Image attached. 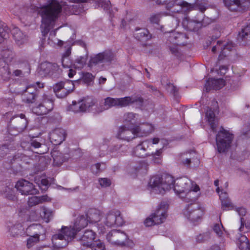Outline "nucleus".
<instances>
[{
    "label": "nucleus",
    "mask_w": 250,
    "mask_h": 250,
    "mask_svg": "<svg viewBox=\"0 0 250 250\" xmlns=\"http://www.w3.org/2000/svg\"><path fill=\"white\" fill-rule=\"evenodd\" d=\"M31 9L34 12H37L42 17V40L43 43H45L46 35L53 28L55 21L62 11V6L56 0H49L46 5H31Z\"/></svg>",
    "instance_id": "1"
},
{
    "label": "nucleus",
    "mask_w": 250,
    "mask_h": 250,
    "mask_svg": "<svg viewBox=\"0 0 250 250\" xmlns=\"http://www.w3.org/2000/svg\"><path fill=\"white\" fill-rule=\"evenodd\" d=\"M143 102V99L141 97L134 98L127 96L124 98H114L108 97L104 99V105L97 106L95 108L94 113H99L113 106L123 107L136 103L141 104Z\"/></svg>",
    "instance_id": "2"
},
{
    "label": "nucleus",
    "mask_w": 250,
    "mask_h": 250,
    "mask_svg": "<svg viewBox=\"0 0 250 250\" xmlns=\"http://www.w3.org/2000/svg\"><path fill=\"white\" fill-rule=\"evenodd\" d=\"M174 178L171 175L164 173L161 176L156 175L151 177L149 186L156 193L163 194L166 191L174 188Z\"/></svg>",
    "instance_id": "3"
},
{
    "label": "nucleus",
    "mask_w": 250,
    "mask_h": 250,
    "mask_svg": "<svg viewBox=\"0 0 250 250\" xmlns=\"http://www.w3.org/2000/svg\"><path fill=\"white\" fill-rule=\"evenodd\" d=\"M148 129H145L144 126L135 127L132 124L126 126V125L121 126L118 131L117 136L121 139L129 141L136 137L146 136L153 130L151 125H148Z\"/></svg>",
    "instance_id": "4"
},
{
    "label": "nucleus",
    "mask_w": 250,
    "mask_h": 250,
    "mask_svg": "<svg viewBox=\"0 0 250 250\" xmlns=\"http://www.w3.org/2000/svg\"><path fill=\"white\" fill-rule=\"evenodd\" d=\"M168 205L165 202H162L158 207L155 212L149 217L146 218L144 224L146 227L163 223L167 217V210Z\"/></svg>",
    "instance_id": "5"
},
{
    "label": "nucleus",
    "mask_w": 250,
    "mask_h": 250,
    "mask_svg": "<svg viewBox=\"0 0 250 250\" xmlns=\"http://www.w3.org/2000/svg\"><path fill=\"white\" fill-rule=\"evenodd\" d=\"M234 135L229 131L221 127L216 136V143L219 153L227 152L231 146Z\"/></svg>",
    "instance_id": "6"
},
{
    "label": "nucleus",
    "mask_w": 250,
    "mask_h": 250,
    "mask_svg": "<svg viewBox=\"0 0 250 250\" xmlns=\"http://www.w3.org/2000/svg\"><path fill=\"white\" fill-rule=\"evenodd\" d=\"M27 125V120L25 115H16L12 117L9 123V133L12 135H17L24 131Z\"/></svg>",
    "instance_id": "7"
},
{
    "label": "nucleus",
    "mask_w": 250,
    "mask_h": 250,
    "mask_svg": "<svg viewBox=\"0 0 250 250\" xmlns=\"http://www.w3.org/2000/svg\"><path fill=\"white\" fill-rule=\"evenodd\" d=\"M116 61V54L111 50H106L91 58L89 61V64L92 66L98 63H104L105 65H109L115 63Z\"/></svg>",
    "instance_id": "8"
},
{
    "label": "nucleus",
    "mask_w": 250,
    "mask_h": 250,
    "mask_svg": "<svg viewBox=\"0 0 250 250\" xmlns=\"http://www.w3.org/2000/svg\"><path fill=\"white\" fill-rule=\"evenodd\" d=\"M39 104L32 108V111L37 115L47 114L53 109V101L50 96L43 94L39 100Z\"/></svg>",
    "instance_id": "9"
},
{
    "label": "nucleus",
    "mask_w": 250,
    "mask_h": 250,
    "mask_svg": "<svg viewBox=\"0 0 250 250\" xmlns=\"http://www.w3.org/2000/svg\"><path fill=\"white\" fill-rule=\"evenodd\" d=\"M88 220L84 215H81L77 218L73 226H62L61 233L58 234H77L88 224Z\"/></svg>",
    "instance_id": "10"
},
{
    "label": "nucleus",
    "mask_w": 250,
    "mask_h": 250,
    "mask_svg": "<svg viewBox=\"0 0 250 250\" xmlns=\"http://www.w3.org/2000/svg\"><path fill=\"white\" fill-rule=\"evenodd\" d=\"M204 213V210L195 203L188 205L184 211V215L192 222H198L201 220Z\"/></svg>",
    "instance_id": "11"
},
{
    "label": "nucleus",
    "mask_w": 250,
    "mask_h": 250,
    "mask_svg": "<svg viewBox=\"0 0 250 250\" xmlns=\"http://www.w3.org/2000/svg\"><path fill=\"white\" fill-rule=\"evenodd\" d=\"M95 100L93 98L87 97L77 102L73 101L70 109L74 112L89 111L95 105Z\"/></svg>",
    "instance_id": "12"
},
{
    "label": "nucleus",
    "mask_w": 250,
    "mask_h": 250,
    "mask_svg": "<svg viewBox=\"0 0 250 250\" xmlns=\"http://www.w3.org/2000/svg\"><path fill=\"white\" fill-rule=\"evenodd\" d=\"M13 92L21 93L23 102L27 104L35 103L39 95V90L35 85H27L24 90L21 91L14 90Z\"/></svg>",
    "instance_id": "13"
},
{
    "label": "nucleus",
    "mask_w": 250,
    "mask_h": 250,
    "mask_svg": "<svg viewBox=\"0 0 250 250\" xmlns=\"http://www.w3.org/2000/svg\"><path fill=\"white\" fill-rule=\"evenodd\" d=\"M42 74L50 76L53 78H58L62 73V70L59 66L55 63L44 62L42 63L40 66Z\"/></svg>",
    "instance_id": "14"
},
{
    "label": "nucleus",
    "mask_w": 250,
    "mask_h": 250,
    "mask_svg": "<svg viewBox=\"0 0 250 250\" xmlns=\"http://www.w3.org/2000/svg\"><path fill=\"white\" fill-rule=\"evenodd\" d=\"M192 183L191 181L187 177L177 179L175 181L173 190L176 194L186 192L188 195L191 193Z\"/></svg>",
    "instance_id": "15"
},
{
    "label": "nucleus",
    "mask_w": 250,
    "mask_h": 250,
    "mask_svg": "<svg viewBox=\"0 0 250 250\" xmlns=\"http://www.w3.org/2000/svg\"><path fill=\"white\" fill-rule=\"evenodd\" d=\"M15 188L22 195L35 194L38 191L32 183L24 179L19 180Z\"/></svg>",
    "instance_id": "16"
},
{
    "label": "nucleus",
    "mask_w": 250,
    "mask_h": 250,
    "mask_svg": "<svg viewBox=\"0 0 250 250\" xmlns=\"http://www.w3.org/2000/svg\"><path fill=\"white\" fill-rule=\"evenodd\" d=\"M105 224L108 227L114 226H122L124 224V220L121 216V212L118 210H112L107 213Z\"/></svg>",
    "instance_id": "17"
},
{
    "label": "nucleus",
    "mask_w": 250,
    "mask_h": 250,
    "mask_svg": "<svg viewBox=\"0 0 250 250\" xmlns=\"http://www.w3.org/2000/svg\"><path fill=\"white\" fill-rule=\"evenodd\" d=\"M77 235H52V242L53 247L62 249L66 247L69 241L76 238Z\"/></svg>",
    "instance_id": "18"
},
{
    "label": "nucleus",
    "mask_w": 250,
    "mask_h": 250,
    "mask_svg": "<svg viewBox=\"0 0 250 250\" xmlns=\"http://www.w3.org/2000/svg\"><path fill=\"white\" fill-rule=\"evenodd\" d=\"M66 132L62 128H56L49 133V139L51 143L54 145H60L66 137Z\"/></svg>",
    "instance_id": "19"
},
{
    "label": "nucleus",
    "mask_w": 250,
    "mask_h": 250,
    "mask_svg": "<svg viewBox=\"0 0 250 250\" xmlns=\"http://www.w3.org/2000/svg\"><path fill=\"white\" fill-rule=\"evenodd\" d=\"M30 149L34 152L38 154H44L47 151L46 146L41 143L38 138H33L29 142Z\"/></svg>",
    "instance_id": "20"
},
{
    "label": "nucleus",
    "mask_w": 250,
    "mask_h": 250,
    "mask_svg": "<svg viewBox=\"0 0 250 250\" xmlns=\"http://www.w3.org/2000/svg\"><path fill=\"white\" fill-rule=\"evenodd\" d=\"M182 25L186 30L193 32L198 31L202 26L200 21L190 20L188 17L183 19Z\"/></svg>",
    "instance_id": "21"
},
{
    "label": "nucleus",
    "mask_w": 250,
    "mask_h": 250,
    "mask_svg": "<svg viewBox=\"0 0 250 250\" xmlns=\"http://www.w3.org/2000/svg\"><path fill=\"white\" fill-rule=\"evenodd\" d=\"M212 103H213L214 105L213 110H212L211 108H208L206 113V116L212 130L214 132L216 131V127L217 126V121L215 118L214 110L217 108L218 105L216 101H213Z\"/></svg>",
    "instance_id": "22"
},
{
    "label": "nucleus",
    "mask_w": 250,
    "mask_h": 250,
    "mask_svg": "<svg viewBox=\"0 0 250 250\" xmlns=\"http://www.w3.org/2000/svg\"><path fill=\"white\" fill-rule=\"evenodd\" d=\"M16 43L19 46L27 42V36L18 27H14L11 31Z\"/></svg>",
    "instance_id": "23"
},
{
    "label": "nucleus",
    "mask_w": 250,
    "mask_h": 250,
    "mask_svg": "<svg viewBox=\"0 0 250 250\" xmlns=\"http://www.w3.org/2000/svg\"><path fill=\"white\" fill-rule=\"evenodd\" d=\"M133 35L136 39L140 41H147L152 38V35L149 31L144 28L136 27Z\"/></svg>",
    "instance_id": "24"
},
{
    "label": "nucleus",
    "mask_w": 250,
    "mask_h": 250,
    "mask_svg": "<svg viewBox=\"0 0 250 250\" xmlns=\"http://www.w3.org/2000/svg\"><path fill=\"white\" fill-rule=\"evenodd\" d=\"M225 84V81L223 79L208 80L205 84V90L207 92L211 89L218 90L222 88Z\"/></svg>",
    "instance_id": "25"
},
{
    "label": "nucleus",
    "mask_w": 250,
    "mask_h": 250,
    "mask_svg": "<svg viewBox=\"0 0 250 250\" xmlns=\"http://www.w3.org/2000/svg\"><path fill=\"white\" fill-rule=\"evenodd\" d=\"M150 144V141L146 140L138 145L134 148L133 151L134 155L140 158H145L149 155V154L146 153V151Z\"/></svg>",
    "instance_id": "26"
},
{
    "label": "nucleus",
    "mask_w": 250,
    "mask_h": 250,
    "mask_svg": "<svg viewBox=\"0 0 250 250\" xmlns=\"http://www.w3.org/2000/svg\"><path fill=\"white\" fill-rule=\"evenodd\" d=\"M187 39V37L185 34L177 32L170 33L168 37L169 42L178 45H185L187 43L186 42Z\"/></svg>",
    "instance_id": "27"
},
{
    "label": "nucleus",
    "mask_w": 250,
    "mask_h": 250,
    "mask_svg": "<svg viewBox=\"0 0 250 250\" xmlns=\"http://www.w3.org/2000/svg\"><path fill=\"white\" fill-rule=\"evenodd\" d=\"M85 217L90 223H96L101 219V212L95 208H90L88 210Z\"/></svg>",
    "instance_id": "28"
},
{
    "label": "nucleus",
    "mask_w": 250,
    "mask_h": 250,
    "mask_svg": "<svg viewBox=\"0 0 250 250\" xmlns=\"http://www.w3.org/2000/svg\"><path fill=\"white\" fill-rule=\"evenodd\" d=\"M125 236L126 239L125 241L117 240H116V238L114 236L115 235H106V239L109 241L111 244L114 245H116L118 246H126L129 247H132L133 246V243L131 240H129L126 239L127 235H125Z\"/></svg>",
    "instance_id": "29"
},
{
    "label": "nucleus",
    "mask_w": 250,
    "mask_h": 250,
    "mask_svg": "<svg viewBox=\"0 0 250 250\" xmlns=\"http://www.w3.org/2000/svg\"><path fill=\"white\" fill-rule=\"evenodd\" d=\"M225 6L231 11L239 10L243 3L242 0H223Z\"/></svg>",
    "instance_id": "30"
},
{
    "label": "nucleus",
    "mask_w": 250,
    "mask_h": 250,
    "mask_svg": "<svg viewBox=\"0 0 250 250\" xmlns=\"http://www.w3.org/2000/svg\"><path fill=\"white\" fill-rule=\"evenodd\" d=\"M0 76L4 81H8L11 77L9 65L4 62H0Z\"/></svg>",
    "instance_id": "31"
},
{
    "label": "nucleus",
    "mask_w": 250,
    "mask_h": 250,
    "mask_svg": "<svg viewBox=\"0 0 250 250\" xmlns=\"http://www.w3.org/2000/svg\"><path fill=\"white\" fill-rule=\"evenodd\" d=\"M14 54L12 49L5 48L0 51V62H4L8 63L12 61L14 58Z\"/></svg>",
    "instance_id": "32"
},
{
    "label": "nucleus",
    "mask_w": 250,
    "mask_h": 250,
    "mask_svg": "<svg viewBox=\"0 0 250 250\" xmlns=\"http://www.w3.org/2000/svg\"><path fill=\"white\" fill-rule=\"evenodd\" d=\"M95 238H90L89 241L84 242V246L90 247L92 250H104V245L100 241L95 240Z\"/></svg>",
    "instance_id": "33"
},
{
    "label": "nucleus",
    "mask_w": 250,
    "mask_h": 250,
    "mask_svg": "<svg viewBox=\"0 0 250 250\" xmlns=\"http://www.w3.org/2000/svg\"><path fill=\"white\" fill-rule=\"evenodd\" d=\"M197 2V0H193L192 3H189L182 0H174L169 2V5H176L177 7L180 6L183 10L186 8L187 10H189L192 8V4Z\"/></svg>",
    "instance_id": "34"
},
{
    "label": "nucleus",
    "mask_w": 250,
    "mask_h": 250,
    "mask_svg": "<svg viewBox=\"0 0 250 250\" xmlns=\"http://www.w3.org/2000/svg\"><path fill=\"white\" fill-rule=\"evenodd\" d=\"M62 85L61 83H57L53 87L56 96L60 98H64L69 93Z\"/></svg>",
    "instance_id": "35"
},
{
    "label": "nucleus",
    "mask_w": 250,
    "mask_h": 250,
    "mask_svg": "<svg viewBox=\"0 0 250 250\" xmlns=\"http://www.w3.org/2000/svg\"><path fill=\"white\" fill-rule=\"evenodd\" d=\"M10 29L7 24L3 21H0V43L9 38Z\"/></svg>",
    "instance_id": "36"
},
{
    "label": "nucleus",
    "mask_w": 250,
    "mask_h": 250,
    "mask_svg": "<svg viewBox=\"0 0 250 250\" xmlns=\"http://www.w3.org/2000/svg\"><path fill=\"white\" fill-rule=\"evenodd\" d=\"M236 243L242 250H247L250 247L249 241L246 235H239L237 239Z\"/></svg>",
    "instance_id": "37"
},
{
    "label": "nucleus",
    "mask_w": 250,
    "mask_h": 250,
    "mask_svg": "<svg viewBox=\"0 0 250 250\" xmlns=\"http://www.w3.org/2000/svg\"><path fill=\"white\" fill-rule=\"evenodd\" d=\"M223 49L221 51L219 57H218V61H221L223 60L224 58L227 56L226 52L227 51H230L233 47H234V44L232 42H228L227 43H225L223 42L222 44Z\"/></svg>",
    "instance_id": "38"
},
{
    "label": "nucleus",
    "mask_w": 250,
    "mask_h": 250,
    "mask_svg": "<svg viewBox=\"0 0 250 250\" xmlns=\"http://www.w3.org/2000/svg\"><path fill=\"white\" fill-rule=\"evenodd\" d=\"M7 228L8 232L14 234H19L22 232L23 228L21 223H17L15 225H12L10 223L7 224Z\"/></svg>",
    "instance_id": "39"
},
{
    "label": "nucleus",
    "mask_w": 250,
    "mask_h": 250,
    "mask_svg": "<svg viewBox=\"0 0 250 250\" xmlns=\"http://www.w3.org/2000/svg\"><path fill=\"white\" fill-rule=\"evenodd\" d=\"M250 37V24L247 25L241 29V31L238 35V40L244 41Z\"/></svg>",
    "instance_id": "40"
},
{
    "label": "nucleus",
    "mask_w": 250,
    "mask_h": 250,
    "mask_svg": "<svg viewBox=\"0 0 250 250\" xmlns=\"http://www.w3.org/2000/svg\"><path fill=\"white\" fill-rule=\"evenodd\" d=\"M52 157L53 158L54 163L57 166L61 165L64 161L62 154L58 151L52 152Z\"/></svg>",
    "instance_id": "41"
},
{
    "label": "nucleus",
    "mask_w": 250,
    "mask_h": 250,
    "mask_svg": "<svg viewBox=\"0 0 250 250\" xmlns=\"http://www.w3.org/2000/svg\"><path fill=\"white\" fill-rule=\"evenodd\" d=\"M87 56H81L75 60L74 63L75 67L81 69L86 64Z\"/></svg>",
    "instance_id": "42"
},
{
    "label": "nucleus",
    "mask_w": 250,
    "mask_h": 250,
    "mask_svg": "<svg viewBox=\"0 0 250 250\" xmlns=\"http://www.w3.org/2000/svg\"><path fill=\"white\" fill-rule=\"evenodd\" d=\"M58 83H61L62 86L69 93L72 92L74 89V84L73 81L71 80H66L64 82H60Z\"/></svg>",
    "instance_id": "43"
},
{
    "label": "nucleus",
    "mask_w": 250,
    "mask_h": 250,
    "mask_svg": "<svg viewBox=\"0 0 250 250\" xmlns=\"http://www.w3.org/2000/svg\"><path fill=\"white\" fill-rule=\"evenodd\" d=\"M39 235H30L27 240V247L30 248L35 245L39 241Z\"/></svg>",
    "instance_id": "44"
},
{
    "label": "nucleus",
    "mask_w": 250,
    "mask_h": 250,
    "mask_svg": "<svg viewBox=\"0 0 250 250\" xmlns=\"http://www.w3.org/2000/svg\"><path fill=\"white\" fill-rule=\"evenodd\" d=\"M212 229L213 232L216 234H223L224 231L226 232L221 223H216L214 224L212 227Z\"/></svg>",
    "instance_id": "45"
},
{
    "label": "nucleus",
    "mask_w": 250,
    "mask_h": 250,
    "mask_svg": "<svg viewBox=\"0 0 250 250\" xmlns=\"http://www.w3.org/2000/svg\"><path fill=\"white\" fill-rule=\"evenodd\" d=\"M162 16V14L161 13L152 14L149 18L150 22L153 24H158Z\"/></svg>",
    "instance_id": "46"
},
{
    "label": "nucleus",
    "mask_w": 250,
    "mask_h": 250,
    "mask_svg": "<svg viewBox=\"0 0 250 250\" xmlns=\"http://www.w3.org/2000/svg\"><path fill=\"white\" fill-rule=\"evenodd\" d=\"M61 62L62 67L65 68H70L72 65L71 60L67 56H62Z\"/></svg>",
    "instance_id": "47"
},
{
    "label": "nucleus",
    "mask_w": 250,
    "mask_h": 250,
    "mask_svg": "<svg viewBox=\"0 0 250 250\" xmlns=\"http://www.w3.org/2000/svg\"><path fill=\"white\" fill-rule=\"evenodd\" d=\"M167 7L168 10L172 13H177L179 14H183L186 12V10H183L182 7L180 6L177 7L176 5H169V3L167 4Z\"/></svg>",
    "instance_id": "48"
},
{
    "label": "nucleus",
    "mask_w": 250,
    "mask_h": 250,
    "mask_svg": "<svg viewBox=\"0 0 250 250\" xmlns=\"http://www.w3.org/2000/svg\"><path fill=\"white\" fill-rule=\"evenodd\" d=\"M11 147L8 145L0 146V157H3L6 155L10 151Z\"/></svg>",
    "instance_id": "49"
},
{
    "label": "nucleus",
    "mask_w": 250,
    "mask_h": 250,
    "mask_svg": "<svg viewBox=\"0 0 250 250\" xmlns=\"http://www.w3.org/2000/svg\"><path fill=\"white\" fill-rule=\"evenodd\" d=\"M135 114L132 113V112H129V113H125V115H124V120H125V122L126 123H130L131 124H133V123H132V122L134 120V118L135 117Z\"/></svg>",
    "instance_id": "50"
},
{
    "label": "nucleus",
    "mask_w": 250,
    "mask_h": 250,
    "mask_svg": "<svg viewBox=\"0 0 250 250\" xmlns=\"http://www.w3.org/2000/svg\"><path fill=\"white\" fill-rule=\"evenodd\" d=\"M177 45L176 44L172 43V44L168 46V49L170 53L173 56L178 57L180 54Z\"/></svg>",
    "instance_id": "51"
},
{
    "label": "nucleus",
    "mask_w": 250,
    "mask_h": 250,
    "mask_svg": "<svg viewBox=\"0 0 250 250\" xmlns=\"http://www.w3.org/2000/svg\"><path fill=\"white\" fill-rule=\"evenodd\" d=\"M243 218H241V226L239 229V231L240 232L243 233H248L250 230V226H249L248 225L244 224V223L243 221Z\"/></svg>",
    "instance_id": "52"
},
{
    "label": "nucleus",
    "mask_w": 250,
    "mask_h": 250,
    "mask_svg": "<svg viewBox=\"0 0 250 250\" xmlns=\"http://www.w3.org/2000/svg\"><path fill=\"white\" fill-rule=\"evenodd\" d=\"M222 208L224 210V208H228V209H232L233 208L232 205L230 202L229 199H224L222 198V201H221Z\"/></svg>",
    "instance_id": "53"
},
{
    "label": "nucleus",
    "mask_w": 250,
    "mask_h": 250,
    "mask_svg": "<svg viewBox=\"0 0 250 250\" xmlns=\"http://www.w3.org/2000/svg\"><path fill=\"white\" fill-rule=\"evenodd\" d=\"M42 213L45 222H48L50 218L52 216V212L47 208H42Z\"/></svg>",
    "instance_id": "54"
},
{
    "label": "nucleus",
    "mask_w": 250,
    "mask_h": 250,
    "mask_svg": "<svg viewBox=\"0 0 250 250\" xmlns=\"http://www.w3.org/2000/svg\"><path fill=\"white\" fill-rule=\"evenodd\" d=\"M19 67L23 71L24 73H29L30 70V67L28 62L26 61H24L23 62L20 63Z\"/></svg>",
    "instance_id": "55"
},
{
    "label": "nucleus",
    "mask_w": 250,
    "mask_h": 250,
    "mask_svg": "<svg viewBox=\"0 0 250 250\" xmlns=\"http://www.w3.org/2000/svg\"><path fill=\"white\" fill-rule=\"evenodd\" d=\"M209 238V235H195L193 239L197 243H202L207 241Z\"/></svg>",
    "instance_id": "56"
},
{
    "label": "nucleus",
    "mask_w": 250,
    "mask_h": 250,
    "mask_svg": "<svg viewBox=\"0 0 250 250\" xmlns=\"http://www.w3.org/2000/svg\"><path fill=\"white\" fill-rule=\"evenodd\" d=\"M28 203L29 206L33 207L40 204L38 196H32L29 198Z\"/></svg>",
    "instance_id": "57"
},
{
    "label": "nucleus",
    "mask_w": 250,
    "mask_h": 250,
    "mask_svg": "<svg viewBox=\"0 0 250 250\" xmlns=\"http://www.w3.org/2000/svg\"><path fill=\"white\" fill-rule=\"evenodd\" d=\"M99 182L102 187H109L111 184L110 180L106 178L99 179Z\"/></svg>",
    "instance_id": "58"
},
{
    "label": "nucleus",
    "mask_w": 250,
    "mask_h": 250,
    "mask_svg": "<svg viewBox=\"0 0 250 250\" xmlns=\"http://www.w3.org/2000/svg\"><path fill=\"white\" fill-rule=\"evenodd\" d=\"M93 79V76L90 73H85L83 75V80L85 83H88L92 82Z\"/></svg>",
    "instance_id": "59"
},
{
    "label": "nucleus",
    "mask_w": 250,
    "mask_h": 250,
    "mask_svg": "<svg viewBox=\"0 0 250 250\" xmlns=\"http://www.w3.org/2000/svg\"><path fill=\"white\" fill-rule=\"evenodd\" d=\"M121 146L122 145H112L108 147V152H110V154L118 152Z\"/></svg>",
    "instance_id": "60"
},
{
    "label": "nucleus",
    "mask_w": 250,
    "mask_h": 250,
    "mask_svg": "<svg viewBox=\"0 0 250 250\" xmlns=\"http://www.w3.org/2000/svg\"><path fill=\"white\" fill-rule=\"evenodd\" d=\"M168 90L170 92V93L173 94L174 96H176L178 89L173 84H169L168 85L167 87Z\"/></svg>",
    "instance_id": "61"
},
{
    "label": "nucleus",
    "mask_w": 250,
    "mask_h": 250,
    "mask_svg": "<svg viewBox=\"0 0 250 250\" xmlns=\"http://www.w3.org/2000/svg\"><path fill=\"white\" fill-rule=\"evenodd\" d=\"M222 44H223V42H221L220 41H217L216 44L214 45L212 47L211 51L213 53H215L216 52L217 50H222L223 49V47L222 46Z\"/></svg>",
    "instance_id": "62"
},
{
    "label": "nucleus",
    "mask_w": 250,
    "mask_h": 250,
    "mask_svg": "<svg viewBox=\"0 0 250 250\" xmlns=\"http://www.w3.org/2000/svg\"><path fill=\"white\" fill-rule=\"evenodd\" d=\"M162 152V149H160L158 150L156 153L153 154V157L154 158V162L156 163H159L160 160V155Z\"/></svg>",
    "instance_id": "63"
},
{
    "label": "nucleus",
    "mask_w": 250,
    "mask_h": 250,
    "mask_svg": "<svg viewBox=\"0 0 250 250\" xmlns=\"http://www.w3.org/2000/svg\"><path fill=\"white\" fill-rule=\"evenodd\" d=\"M89 237V235H81L80 236L81 237L79 238L78 239L81 241L82 245L84 246L83 242H87L89 241V239L90 238H95L94 236V235H90Z\"/></svg>",
    "instance_id": "64"
}]
</instances>
